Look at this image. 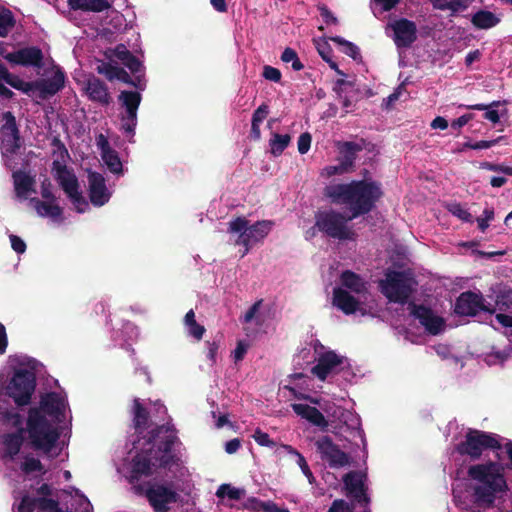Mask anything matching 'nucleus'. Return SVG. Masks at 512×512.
<instances>
[{"label": "nucleus", "instance_id": "1", "mask_svg": "<svg viewBox=\"0 0 512 512\" xmlns=\"http://www.w3.org/2000/svg\"><path fill=\"white\" fill-rule=\"evenodd\" d=\"M323 195L335 205L348 206L350 214L334 209L318 211L314 227L329 238L345 241L353 240L355 236L348 222L370 213L382 198L383 191L379 182L363 179L327 185Z\"/></svg>", "mask_w": 512, "mask_h": 512}, {"label": "nucleus", "instance_id": "2", "mask_svg": "<svg viewBox=\"0 0 512 512\" xmlns=\"http://www.w3.org/2000/svg\"><path fill=\"white\" fill-rule=\"evenodd\" d=\"M173 424L158 425L148 432V439L132 459L131 478L138 480L153 474L154 468H168L177 464L179 458L174 453L175 444H180Z\"/></svg>", "mask_w": 512, "mask_h": 512}, {"label": "nucleus", "instance_id": "3", "mask_svg": "<svg viewBox=\"0 0 512 512\" xmlns=\"http://www.w3.org/2000/svg\"><path fill=\"white\" fill-rule=\"evenodd\" d=\"M61 422L65 417V399L57 392H49L41 397L40 406L28 412L27 432L34 450L49 454L60 438V432L44 415Z\"/></svg>", "mask_w": 512, "mask_h": 512}, {"label": "nucleus", "instance_id": "4", "mask_svg": "<svg viewBox=\"0 0 512 512\" xmlns=\"http://www.w3.org/2000/svg\"><path fill=\"white\" fill-rule=\"evenodd\" d=\"M506 466L502 460L488 461L483 464L472 465L468 468V476L477 481L473 487L474 502L478 505L491 506L500 492L508 488L505 479Z\"/></svg>", "mask_w": 512, "mask_h": 512}, {"label": "nucleus", "instance_id": "5", "mask_svg": "<svg viewBox=\"0 0 512 512\" xmlns=\"http://www.w3.org/2000/svg\"><path fill=\"white\" fill-rule=\"evenodd\" d=\"M501 437L497 434L477 429H468L463 441L456 445V452L475 461L481 458L485 450H492L495 459L503 460Z\"/></svg>", "mask_w": 512, "mask_h": 512}, {"label": "nucleus", "instance_id": "6", "mask_svg": "<svg viewBox=\"0 0 512 512\" xmlns=\"http://www.w3.org/2000/svg\"><path fill=\"white\" fill-rule=\"evenodd\" d=\"M228 225L229 233H239L235 243L245 247L244 256L254 244L262 241L270 233L274 222L272 220H261L249 225V221L245 217L238 216L231 220Z\"/></svg>", "mask_w": 512, "mask_h": 512}, {"label": "nucleus", "instance_id": "7", "mask_svg": "<svg viewBox=\"0 0 512 512\" xmlns=\"http://www.w3.org/2000/svg\"><path fill=\"white\" fill-rule=\"evenodd\" d=\"M412 284L413 279L404 272L388 269L385 278L379 281V288L389 302L405 305L410 303L408 300L414 291Z\"/></svg>", "mask_w": 512, "mask_h": 512}, {"label": "nucleus", "instance_id": "8", "mask_svg": "<svg viewBox=\"0 0 512 512\" xmlns=\"http://www.w3.org/2000/svg\"><path fill=\"white\" fill-rule=\"evenodd\" d=\"M137 492L143 494L154 512H169L170 504L178 501V493L165 484L147 482L135 486Z\"/></svg>", "mask_w": 512, "mask_h": 512}, {"label": "nucleus", "instance_id": "9", "mask_svg": "<svg viewBox=\"0 0 512 512\" xmlns=\"http://www.w3.org/2000/svg\"><path fill=\"white\" fill-rule=\"evenodd\" d=\"M66 76L64 71L57 66L50 78H41L35 81L26 82L22 85L21 92L32 96L37 92V97L41 100H47L53 97L64 88Z\"/></svg>", "mask_w": 512, "mask_h": 512}, {"label": "nucleus", "instance_id": "10", "mask_svg": "<svg viewBox=\"0 0 512 512\" xmlns=\"http://www.w3.org/2000/svg\"><path fill=\"white\" fill-rule=\"evenodd\" d=\"M53 168L56 171V179L59 185L66 193L77 212H85L88 207V202L79 191L77 177L67 169L65 164H61L58 160L53 162Z\"/></svg>", "mask_w": 512, "mask_h": 512}, {"label": "nucleus", "instance_id": "11", "mask_svg": "<svg viewBox=\"0 0 512 512\" xmlns=\"http://www.w3.org/2000/svg\"><path fill=\"white\" fill-rule=\"evenodd\" d=\"M35 386V375L32 372L26 369L16 370L8 386L9 396L18 406L27 405L30 403Z\"/></svg>", "mask_w": 512, "mask_h": 512}, {"label": "nucleus", "instance_id": "12", "mask_svg": "<svg viewBox=\"0 0 512 512\" xmlns=\"http://www.w3.org/2000/svg\"><path fill=\"white\" fill-rule=\"evenodd\" d=\"M0 54L11 66L33 68L37 71L45 67L44 53L38 46H25L8 53L0 52Z\"/></svg>", "mask_w": 512, "mask_h": 512}, {"label": "nucleus", "instance_id": "13", "mask_svg": "<svg viewBox=\"0 0 512 512\" xmlns=\"http://www.w3.org/2000/svg\"><path fill=\"white\" fill-rule=\"evenodd\" d=\"M315 446L321 459L327 461L331 468H341L350 464L349 455L342 451L330 436L319 437Z\"/></svg>", "mask_w": 512, "mask_h": 512}, {"label": "nucleus", "instance_id": "14", "mask_svg": "<svg viewBox=\"0 0 512 512\" xmlns=\"http://www.w3.org/2000/svg\"><path fill=\"white\" fill-rule=\"evenodd\" d=\"M408 310L430 334L437 335L442 331L445 324L444 319L435 315L431 308L410 302L408 303Z\"/></svg>", "mask_w": 512, "mask_h": 512}, {"label": "nucleus", "instance_id": "15", "mask_svg": "<svg viewBox=\"0 0 512 512\" xmlns=\"http://www.w3.org/2000/svg\"><path fill=\"white\" fill-rule=\"evenodd\" d=\"M481 293L462 292L456 299L454 312L460 316H476L481 311H488Z\"/></svg>", "mask_w": 512, "mask_h": 512}, {"label": "nucleus", "instance_id": "16", "mask_svg": "<svg viewBox=\"0 0 512 512\" xmlns=\"http://www.w3.org/2000/svg\"><path fill=\"white\" fill-rule=\"evenodd\" d=\"M393 31V41L397 48H409L417 40V26L415 22L400 18L390 24Z\"/></svg>", "mask_w": 512, "mask_h": 512}, {"label": "nucleus", "instance_id": "17", "mask_svg": "<svg viewBox=\"0 0 512 512\" xmlns=\"http://www.w3.org/2000/svg\"><path fill=\"white\" fill-rule=\"evenodd\" d=\"M88 193L91 203L96 207L105 205L111 197L104 176L95 171L88 172Z\"/></svg>", "mask_w": 512, "mask_h": 512}, {"label": "nucleus", "instance_id": "18", "mask_svg": "<svg viewBox=\"0 0 512 512\" xmlns=\"http://www.w3.org/2000/svg\"><path fill=\"white\" fill-rule=\"evenodd\" d=\"M343 482L348 496H351L360 505L367 506L370 503L363 479L358 473L348 472L344 475Z\"/></svg>", "mask_w": 512, "mask_h": 512}, {"label": "nucleus", "instance_id": "19", "mask_svg": "<svg viewBox=\"0 0 512 512\" xmlns=\"http://www.w3.org/2000/svg\"><path fill=\"white\" fill-rule=\"evenodd\" d=\"M85 91L89 100L96 102L101 106H109L112 102L108 86L104 81L95 76L87 79Z\"/></svg>", "mask_w": 512, "mask_h": 512}, {"label": "nucleus", "instance_id": "20", "mask_svg": "<svg viewBox=\"0 0 512 512\" xmlns=\"http://www.w3.org/2000/svg\"><path fill=\"white\" fill-rule=\"evenodd\" d=\"M342 363L343 357L337 355L334 351H327L319 356L317 364L311 371L319 380L324 381Z\"/></svg>", "mask_w": 512, "mask_h": 512}, {"label": "nucleus", "instance_id": "21", "mask_svg": "<svg viewBox=\"0 0 512 512\" xmlns=\"http://www.w3.org/2000/svg\"><path fill=\"white\" fill-rule=\"evenodd\" d=\"M295 414L309 421L311 424L319 427L322 431H326L329 423L325 416L316 407L308 404L294 403L291 405Z\"/></svg>", "mask_w": 512, "mask_h": 512}, {"label": "nucleus", "instance_id": "22", "mask_svg": "<svg viewBox=\"0 0 512 512\" xmlns=\"http://www.w3.org/2000/svg\"><path fill=\"white\" fill-rule=\"evenodd\" d=\"M332 303L346 315L356 313L360 305V302L343 288L333 289Z\"/></svg>", "mask_w": 512, "mask_h": 512}, {"label": "nucleus", "instance_id": "23", "mask_svg": "<svg viewBox=\"0 0 512 512\" xmlns=\"http://www.w3.org/2000/svg\"><path fill=\"white\" fill-rule=\"evenodd\" d=\"M363 145L352 142L345 141L338 144L339 150V164L346 171H350L354 166L355 160L357 158V153L362 151Z\"/></svg>", "mask_w": 512, "mask_h": 512}, {"label": "nucleus", "instance_id": "24", "mask_svg": "<svg viewBox=\"0 0 512 512\" xmlns=\"http://www.w3.org/2000/svg\"><path fill=\"white\" fill-rule=\"evenodd\" d=\"M113 55L121 61L132 74L141 72L143 68L142 62L133 55L124 44H118L113 50Z\"/></svg>", "mask_w": 512, "mask_h": 512}, {"label": "nucleus", "instance_id": "25", "mask_svg": "<svg viewBox=\"0 0 512 512\" xmlns=\"http://www.w3.org/2000/svg\"><path fill=\"white\" fill-rule=\"evenodd\" d=\"M16 196L20 199H26L28 193L35 192V179L27 173L18 170L12 174Z\"/></svg>", "mask_w": 512, "mask_h": 512}, {"label": "nucleus", "instance_id": "26", "mask_svg": "<svg viewBox=\"0 0 512 512\" xmlns=\"http://www.w3.org/2000/svg\"><path fill=\"white\" fill-rule=\"evenodd\" d=\"M71 10L84 12H103L111 8L108 0H67Z\"/></svg>", "mask_w": 512, "mask_h": 512}, {"label": "nucleus", "instance_id": "27", "mask_svg": "<svg viewBox=\"0 0 512 512\" xmlns=\"http://www.w3.org/2000/svg\"><path fill=\"white\" fill-rule=\"evenodd\" d=\"M340 281L342 286L356 294H363L367 290L366 282L360 275L351 270L343 271L340 276Z\"/></svg>", "mask_w": 512, "mask_h": 512}, {"label": "nucleus", "instance_id": "28", "mask_svg": "<svg viewBox=\"0 0 512 512\" xmlns=\"http://www.w3.org/2000/svg\"><path fill=\"white\" fill-rule=\"evenodd\" d=\"M118 101L125 109L124 114H137L142 95L138 91L123 90L118 95Z\"/></svg>", "mask_w": 512, "mask_h": 512}, {"label": "nucleus", "instance_id": "29", "mask_svg": "<svg viewBox=\"0 0 512 512\" xmlns=\"http://www.w3.org/2000/svg\"><path fill=\"white\" fill-rule=\"evenodd\" d=\"M501 19L487 10H479L471 17L472 25L477 29L488 30L497 26Z\"/></svg>", "mask_w": 512, "mask_h": 512}, {"label": "nucleus", "instance_id": "30", "mask_svg": "<svg viewBox=\"0 0 512 512\" xmlns=\"http://www.w3.org/2000/svg\"><path fill=\"white\" fill-rule=\"evenodd\" d=\"M24 432V428H19L16 432L4 435L3 444L5 451L11 458L20 452L24 442Z\"/></svg>", "mask_w": 512, "mask_h": 512}, {"label": "nucleus", "instance_id": "31", "mask_svg": "<svg viewBox=\"0 0 512 512\" xmlns=\"http://www.w3.org/2000/svg\"><path fill=\"white\" fill-rule=\"evenodd\" d=\"M132 413L135 430L142 433L148 427L150 416L148 410L142 405L138 398H135L133 401Z\"/></svg>", "mask_w": 512, "mask_h": 512}, {"label": "nucleus", "instance_id": "32", "mask_svg": "<svg viewBox=\"0 0 512 512\" xmlns=\"http://www.w3.org/2000/svg\"><path fill=\"white\" fill-rule=\"evenodd\" d=\"M30 201L34 204L35 210L41 217H51L53 219H57L62 216V208L57 204H52L50 201L44 202L38 198H31Z\"/></svg>", "mask_w": 512, "mask_h": 512}, {"label": "nucleus", "instance_id": "33", "mask_svg": "<svg viewBox=\"0 0 512 512\" xmlns=\"http://www.w3.org/2000/svg\"><path fill=\"white\" fill-rule=\"evenodd\" d=\"M291 141L289 134L273 133L269 140L270 152L273 156L278 157L282 155L284 150L288 147Z\"/></svg>", "mask_w": 512, "mask_h": 512}, {"label": "nucleus", "instance_id": "34", "mask_svg": "<svg viewBox=\"0 0 512 512\" xmlns=\"http://www.w3.org/2000/svg\"><path fill=\"white\" fill-rule=\"evenodd\" d=\"M102 159L104 161V163L106 164L107 168L109 169V171L113 174H122L123 173V168H122V163H121V160L118 156V153L113 150V149H110V150H104V153H102Z\"/></svg>", "mask_w": 512, "mask_h": 512}, {"label": "nucleus", "instance_id": "35", "mask_svg": "<svg viewBox=\"0 0 512 512\" xmlns=\"http://www.w3.org/2000/svg\"><path fill=\"white\" fill-rule=\"evenodd\" d=\"M289 454L295 455L297 457V464L299 465L302 473L307 477L310 484L315 482V477L305 459V457L298 452L291 445H283L282 446Z\"/></svg>", "mask_w": 512, "mask_h": 512}, {"label": "nucleus", "instance_id": "36", "mask_svg": "<svg viewBox=\"0 0 512 512\" xmlns=\"http://www.w3.org/2000/svg\"><path fill=\"white\" fill-rule=\"evenodd\" d=\"M330 40L334 43L343 46L342 52L351 57L353 60L358 61L361 60L362 56L359 48L352 42L340 37L333 36L330 37Z\"/></svg>", "mask_w": 512, "mask_h": 512}, {"label": "nucleus", "instance_id": "37", "mask_svg": "<svg viewBox=\"0 0 512 512\" xmlns=\"http://www.w3.org/2000/svg\"><path fill=\"white\" fill-rule=\"evenodd\" d=\"M15 26L13 13L6 8H0V37H6Z\"/></svg>", "mask_w": 512, "mask_h": 512}, {"label": "nucleus", "instance_id": "38", "mask_svg": "<svg viewBox=\"0 0 512 512\" xmlns=\"http://www.w3.org/2000/svg\"><path fill=\"white\" fill-rule=\"evenodd\" d=\"M245 495V490L241 488L232 487L230 484H222L219 486L216 492V496L219 498L227 497L230 500L238 501Z\"/></svg>", "mask_w": 512, "mask_h": 512}, {"label": "nucleus", "instance_id": "39", "mask_svg": "<svg viewBox=\"0 0 512 512\" xmlns=\"http://www.w3.org/2000/svg\"><path fill=\"white\" fill-rule=\"evenodd\" d=\"M281 60L284 63H291V67L294 71H300L304 68V65L300 61L296 51L290 47L284 49L281 55Z\"/></svg>", "mask_w": 512, "mask_h": 512}, {"label": "nucleus", "instance_id": "40", "mask_svg": "<svg viewBox=\"0 0 512 512\" xmlns=\"http://www.w3.org/2000/svg\"><path fill=\"white\" fill-rule=\"evenodd\" d=\"M35 510L53 512L59 508L57 500L48 497H32Z\"/></svg>", "mask_w": 512, "mask_h": 512}, {"label": "nucleus", "instance_id": "41", "mask_svg": "<svg viewBox=\"0 0 512 512\" xmlns=\"http://www.w3.org/2000/svg\"><path fill=\"white\" fill-rule=\"evenodd\" d=\"M448 211L453 215L462 220L463 222L472 223L473 216L471 213L464 208L460 203H451L448 206Z\"/></svg>", "mask_w": 512, "mask_h": 512}, {"label": "nucleus", "instance_id": "42", "mask_svg": "<svg viewBox=\"0 0 512 512\" xmlns=\"http://www.w3.org/2000/svg\"><path fill=\"white\" fill-rule=\"evenodd\" d=\"M137 122V114H122L121 129L126 134L134 136Z\"/></svg>", "mask_w": 512, "mask_h": 512}, {"label": "nucleus", "instance_id": "43", "mask_svg": "<svg viewBox=\"0 0 512 512\" xmlns=\"http://www.w3.org/2000/svg\"><path fill=\"white\" fill-rule=\"evenodd\" d=\"M119 66L113 65L109 62L102 61L97 67L96 71L106 77L107 80L113 81L117 77Z\"/></svg>", "mask_w": 512, "mask_h": 512}, {"label": "nucleus", "instance_id": "44", "mask_svg": "<svg viewBox=\"0 0 512 512\" xmlns=\"http://www.w3.org/2000/svg\"><path fill=\"white\" fill-rule=\"evenodd\" d=\"M434 9L457 11L461 7L460 0H429Z\"/></svg>", "mask_w": 512, "mask_h": 512}, {"label": "nucleus", "instance_id": "45", "mask_svg": "<svg viewBox=\"0 0 512 512\" xmlns=\"http://www.w3.org/2000/svg\"><path fill=\"white\" fill-rule=\"evenodd\" d=\"M496 306L501 312L512 313V292H506L497 297Z\"/></svg>", "mask_w": 512, "mask_h": 512}, {"label": "nucleus", "instance_id": "46", "mask_svg": "<svg viewBox=\"0 0 512 512\" xmlns=\"http://www.w3.org/2000/svg\"><path fill=\"white\" fill-rule=\"evenodd\" d=\"M23 472L29 474L32 472H43L44 467L39 459L27 457L21 466Z\"/></svg>", "mask_w": 512, "mask_h": 512}, {"label": "nucleus", "instance_id": "47", "mask_svg": "<svg viewBox=\"0 0 512 512\" xmlns=\"http://www.w3.org/2000/svg\"><path fill=\"white\" fill-rule=\"evenodd\" d=\"M255 442L264 447L274 448L276 446V442L272 440L268 433L263 432L261 429L257 428L252 435Z\"/></svg>", "mask_w": 512, "mask_h": 512}, {"label": "nucleus", "instance_id": "48", "mask_svg": "<svg viewBox=\"0 0 512 512\" xmlns=\"http://www.w3.org/2000/svg\"><path fill=\"white\" fill-rule=\"evenodd\" d=\"M354 507L343 499H336L332 502L327 512H353Z\"/></svg>", "mask_w": 512, "mask_h": 512}, {"label": "nucleus", "instance_id": "49", "mask_svg": "<svg viewBox=\"0 0 512 512\" xmlns=\"http://www.w3.org/2000/svg\"><path fill=\"white\" fill-rule=\"evenodd\" d=\"M262 76L266 80H270L275 83L280 82L282 77L280 70L270 65L264 66Z\"/></svg>", "mask_w": 512, "mask_h": 512}, {"label": "nucleus", "instance_id": "50", "mask_svg": "<svg viewBox=\"0 0 512 512\" xmlns=\"http://www.w3.org/2000/svg\"><path fill=\"white\" fill-rule=\"evenodd\" d=\"M312 136L309 132L302 133L298 138V151L300 154H306L311 146Z\"/></svg>", "mask_w": 512, "mask_h": 512}, {"label": "nucleus", "instance_id": "51", "mask_svg": "<svg viewBox=\"0 0 512 512\" xmlns=\"http://www.w3.org/2000/svg\"><path fill=\"white\" fill-rule=\"evenodd\" d=\"M269 114V106L265 103L261 104L252 115L251 122L261 124Z\"/></svg>", "mask_w": 512, "mask_h": 512}, {"label": "nucleus", "instance_id": "52", "mask_svg": "<svg viewBox=\"0 0 512 512\" xmlns=\"http://www.w3.org/2000/svg\"><path fill=\"white\" fill-rule=\"evenodd\" d=\"M51 145L56 148L54 153H57L62 161H65V159L69 157L67 148L58 137L52 139Z\"/></svg>", "mask_w": 512, "mask_h": 512}, {"label": "nucleus", "instance_id": "53", "mask_svg": "<svg viewBox=\"0 0 512 512\" xmlns=\"http://www.w3.org/2000/svg\"><path fill=\"white\" fill-rule=\"evenodd\" d=\"M3 81L10 85L12 88L19 91L22 89V85H24V80L16 75L11 74L8 70L4 75Z\"/></svg>", "mask_w": 512, "mask_h": 512}, {"label": "nucleus", "instance_id": "54", "mask_svg": "<svg viewBox=\"0 0 512 512\" xmlns=\"http://www.w3.org/2000/svg\"><path fill=\"white\" fill-rule=\"evenodd\" d=\"M9 239H10L11 247L16 253L23 254L26 251L27 246L22 238H20L17 235L12 234L9 236Z\"/></svg>", "mask_w": 512, "mask_h": 512}, {"label": "nucleus", "instance_id": "55", "mask_svg": "<svg viewBox=\"0 0 512 512\" xmlns=\"http://www.w3.org/2000/svg\"><path fill=\"white\" fill-rule=\"evenodd\" d=\"M186 327L188 329V334L198 341L203 338V335L206 331L205 327L198 324L196 321Z\"/></svg>", "mask_w": 512, "mask_h": 512}, {"label": "nucleus", "instance_id": "56", "mask_svg": "<svg viewBox=\"0 0 512 512\" xmlns=\"http://www.w3.org/2000/svg\"><path fill=\"white\" fill-rule=\"evenodd\" d=\"M318 10L326 24H338V19L333 15V13L329 10V8L326 5H319Z\"/></svg>", "mask_w": 512, "mask_h": 512}, {"label": "nucleus", "instance_id": "57", "mask_svg": "<svg viewBox=\"0 0 512 512\" xmlns=\"http://www.w3.org/2000/svg\"><path fill=\"white\" fill-rule=\"evenodd\" d=\"M500 138L495 140H481L477 141L475 143H466L465 147H468L473 150H480V149H488L494 146L499 142Z\"/></svg>", "mask_w": 512, "mask_h": 512}, {"label": "nucleus", "instance_id": "58", "mask_svg": "<svg viewBox=\"0 0 512 512\" xmlns=\"http://www.w3.org/2000/svg\"><path fill=\"white\" fill-rule=\"evenodd\" d=\"M51 187V182L48 179H45L41 183V196L47 201L54 202L56 197L54 196Z\"/></svg>", "mask_w": 512, "mask_h": 512}, {"label": "nucleus", "instance_id": "59", "mask_svg": "<svg viewBox=\"0 0 512 512\" xmlns=\"http://www.w3.org/2000/svg\"><path fill=\"white\" fill-rule=\"evenodd\" d=\"M133 75H134V77H132V83H130V85L135 87L138 90L143 91L146 87L144 67L142 68L141 72L133 74Z\"/></svg>", "mask_w": 512, "mask_h": 512}, {"label": "nucleus", "instance_id": "60", "mask_svg": "<svg viewBox=\"0 0 512 512\" xmlns=\"http://www.w3.org/2000/svg\"><path fill=\"white\" fill-rule=\"evenodd\" d=\"M206 344H207L206 357L213 365L216 363V356H217V352L219 349V343L216 341H213V342L207 341Z\"/></svg>", "mask_w": 512, "mask_h": 512}, {"label": "nucleus", "instance_id": "61", "mask_svg": "<svg viewBox=\"0 0 512 512\" xmlns=\"http://www.w3.org/2000/svg\"><path fill=\"white\" fill-rule=\"evenodd\" d=\"M263 300L260 299L256 301L244 314V317L242 319L243 323H250L253 318L255 317L256 313L259 311V308L262 304Z\"/></svg>", "mask_w": 512, "mask_h": 512}, {"label": "nucleus", "instance_id": "62", "mask_svg": "<svg viewBox=\"0 0 512 512\" xmlns=\"http://www.w3.org/2000/svg\"><path fill=\"white\" fill-rule=\"evenodd\" d=\"M252 501L257 504V508L259 510H262L264 512H277L279 509L277 504H275L272 501L264 502V501H259L256 498H253Z\"/></svg>", "mask_w": 512, "mask_h": 512}, {"label": "nucleus", "instance_id": "63", "mask_svg": "<svg viewBox=\"0 0 512 512\" xmlns=\"http://www.w3.org/2000/svg\"><path fill=\"white\" fill-rule=\"evenodd\" d=\"M474 117L473 114H464L459 118L453 120L451 122V128L454 130H460L463 126H465L470 120Z\"/></svg>", "mask_w": 512, "mask_h": 512}, {"label": "nucleus", "instance_id": "64", "mask_svg": "<svg viewBox=\"0 0 512 512\" xmlns=\"http://www.w3.org/2000/svg\"><path fill=\"white\" fill-rule=\"evenodd\" d=\"M35 507L32 497L24 496L18 506V512H34Z\"/></svg>", "mask_w": 512, "mask_h": 512}]
</instances>
